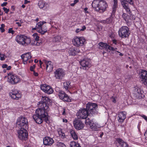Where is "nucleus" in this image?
Masks as SVG:
<instances>
[{"label": "nucleus", "instance_id": "1", "mask_svg": "<svg viewBox=\"0 0 147 147\" xmlns=\"http://www.w3.org/2000/svg\"><path fill=\"white\" fill-rule=\"evenodd\" d=\"M37 109L35 114L33 116V118L35 122L38 124H41L43 121V117L48 115V112L49 109H45L41 107Z\"/></svg>", "mask_w": 147, "mask_h": 147}, {"label": "nucleus", "instance_id": "2", "mask_svg": "<svg viewBox=\"0 0 147 147\" xmlns=\"http://www.w3.org/2000/svg\"><path fill=\"white\" fill-rule=\"evenodd\" d=\"M92 6L96 11L103 13L106 10L108 5L104 0H94L92 2Z\"/></svg>", "mask_w": 147, "mask_h": 147}, {"label": "nucleus", "instance_id": "3", "mask_svg": "<svg viewBox=\"0 0 147 147\" xmlns=\"http://www.w3.org/2000/svg\"><path fill=\"white\" fill-rule=\"evenodd\" d=\"M28 125V121L26 117L21 116L18 118L16 123L17 127L20 129H27Z\"/></svg>", "mask_w": 147, "mask_h": 147}, {"label": "nucleus", "instance_id": "4", "mask_svg": "<svg viewBox=\"0 0 147 147\" xmlns=\"http://www.w3.org/2000/svg\"><path fill=\"white\" fill-rule=\"evenodd\" d=\"M52 101L47 96H42L41 101L39 102L38 104V107H41L44 108L45 109H49V105L50 104Z\"/></svg>", "mask_w": 147, "mask_h": 147}, {"label": "nucleus", "instance_id": "5", "mask_svg": "<svg viewBox=\"0 0 147 147\" xmlns=\"http://www.w3.org/2000/svg\"><path fill=\"white\" fill-rule=\"evenodd\" d=\"M119 35L121 38H127L130 34V31L129 28L127 26L121 27L119 30Z\"/></svg>", "mask_w": 147, "mask_h": 147}, {"label": "nucleus", "instance_id": "6", "mask_svg": "<svg viewBox=\"0 0 147 147\" xmlns=\"http://www.w3.org/2000/svg\"><path fill=\"white\" fill-rule=\"evenodd\" d=\"M7 81L12 84L17 83L20 81V79L18 76L13 74L12 72L8 73Z\"/></svg>", "mask_w": 147, "mask_h": 147}, {"label": "nucleus", "instance_id": "7", "mask_svg": "<svg viewBox=\"0 0 147 147\" xmlns=\"http://www.w3.org/2000/svg\"><path fill=\"white\" fill-rule=\"evenodd\" d=\"M97 105L95 103L89 102L86 105V109L89 114H93L96 111Z\"/></svg>", "mask_w": 147, "mask_h": 147}, {"label": "nucleus", "instance_id": "8", "mask_svg": "<svg viewBox=\"0 0 147 147\" xmlns=\"http://www.w3.org/2000/svg\"><path fill=\"white\" fill-rule=\"evenodd\" d=\"M20 130L18 131V137L21 140H26L28 138V133L26 129H20Z\"/></svg>", "mask_w": 147, "mask_h": 147}, {"label": "nucleus", "instance_id": "9", "mask_svg": "<svg viewBox=\"0 0 147 147\" xmlns=\"http://www.w3.org/2000/svg\"><path fill=\"white\" fill-rule=\"evenodd\" d=\"M121 2L123 7L127 12L128 13L129 15V18L131 21V20H135V16L131 14L130 10L128 6V5L125 2V0H121Z\"/></svg>", "mask_w": 147, "mask_h": 147}, {"label": "nucleus", "instance_id": "10", "mask_svg": "<svg viewBox=\"0 0 147 147\" xmlns=\"http://www.w3.org/2000/svg\"><path fill=\"white\" fill-rule=\"evenodd\" d=\"M91 61L87 58H85L80 62L82 69L84 70H88L91 66Z\"/></svg>", "mask_w": 147, "mask_h": 147}, {"label": "nucleus", "instance_id": "11", "mask_svg": "<svg viewBox=\"0 0 147 147\" xmlns=\"http://www.w3.org/2000/svg\"><path fill=\"white\" fill-rule=\"evenodd\" d=\"M54 76L57 80H60L63 78L65 76V72L61 68H58L54 71Z\"/></svg>", "mask_w": 147, "mask_h": 147}, {"label": "nucleus", "instance_id": "12", "mask_svg": "<svg viewBox=\"0 0 147 147\" xmlns=\"http://www.w3.org/2000/svg\"><path fill=\"white\" fill-rule=\"evenodd\" d=\"M85 42V40L83 37L78 38L76 37L73 40L74 45L76 46H82Z\"/></svg>", "mask_w": 147, "mask_h": 147}, {"label": "nucleus", "instance_id": "13", "mask_svg": "<svg viewBox=\"0 0 147 147\" xmlns=\"http://www.w3.org/2000/svg\"><path fill=\"white\" fill-rule=\"evenodd\" d=\"M89 114L85 109H80L77 113V115L79 117L80 119H85Z\"/></svg>", "mask_w": 147, "mask_h": 147}, {"label": "nucleus", "instance_id": "14", "mask_svg": "<svg viewBox=\"0 0 147 147\" xmlns=\"http://www.w3.org/2000/svg\"><path fill=\"white\" fill-rule=\"evenodd\" d=\"M40 88L45 93L48 94H52L53 92L52 88L50 86L46 84L42 85Z\"/></svg>", "mask_w": 147, "mask_h": 147}, {"label": "nucleus", "instance_id": "15", "mask_svg": "<svg viewBox=\"0 0 147 147\" xmlns=\"http://www.w3.org/2000/svg\"><path fill=\"white\" fill-rule=\"evenodd\" d=\"M58 95L59 98L63 101L67 102H70L71 99L69 96L63 91L59 90Z\"/></svg>", "mask_w": 147, "mask_h": 147}, {"label": "nucleus", "instance_id": "16", "mask_svg": "<svg viewBox=\"0 0 147 147\" xmlns=\"http://www.w3.org/2000/svg\"><path fill=\"white\" fill-rule=\"evenodd\" d=\"M74 125L75 129L78 130L82 129L84 126V124L79 118L75 119L74 121Z\"/></svg>", "mask_w": 147, "mask_h": 147}, {"label": "nucleus", "instance_id": "17", "mask_svg": "<svg viewBox=\"0 0 147 147\" xmlns=\"http://www.w3.org/2000/svg\"><path fill=\"white\" fill-rule=\"evenodd\" d=\"M46 23V22L44 21L38 22L36 26V27L38 29H37V31L42 34H44L47 31V30L46 29H44V30H43L42 27V25Z\"/></svg>", "mask_w": 147, "mask_h": 147}, {"label": "nucleus", "instance_id": "18", "mask_svg": "<svg viewBox=\"0 0 147 147\" xmlns=\"http://www.w3.org/2000/svg\"><path fill=\"white\" fill-rule=\"evenodd\" d=\"M9 95L12 98L16 100H18L21 97V95L16 90H12Z\"/></svg>", "mask_w": 147, "mask_h": 147}, {"label": "nucleus", "instance_id": "19", "mask_svg": "<svg viewBox=\"0 0 147 147\" xmlns=\"http://www.w3.org/2000/svg\"><path fill=\"white\" fill-rule=\"evenodd\" d=\"M43 141V143L45 145L51 146L54 143L53 139L49 137H45Z\"/></svg>", "mask_w": 147, "mask_h": 147}, {"label": "nucleus", "instance_id": "20", "mask_svg": "<svg viewBox=\"0 0 147 147\" xmlns=\"http://www.w3.org/2000/svg\"><path fill=\"white\" fill-rule=\"evenodd\" d=\"M133 92L134 94L136 95V97L139 98L142 97V91L139 87L137 86L134 87Z\"/></svg>", "mask_w": 147, "mask_h": 147}, {"label": "nucleus", "instance_id": "21", "mask_svg": "<svg viewBox=\"0 0 147 147\" xmlns=\"http://www.w3.org/2000/svg\"><path fill=\"white\" fill-rule=\"evenodd\" d=\"M26 36L23 35H18L16 37L15 40L20 44L23 45Z\"/></svg>", "mask_w": 147, "mask_h": 147}, {"label": "nucleus", "instance_id": "22", "mask_svg": "<svg viewBox=\"0 0 147 147\" xmlns=\"http://www.w3.org/2000/svg\"><path fill=\"white\" fill-rule=\"evenodd\" d=\"M126 113L125 111L121 112L118 114L119 117L118 120L119 122L122 123L126 118Z\"/></svg>", "mask_w": 147, "mask_h": 147}, {"label": "nucleus", "instance_id": "23", "mask_svg": "<svg viewBox=\"0 0 147 147\" xmlns=\"http://www.w3.org/2000/svg\"><path fill=\"white\" fill-rule=\"evenodd\" d=\"M116 141L118 143L117 144L118 147H128L127 143L121 139L117 138L116 139Z\"/></svg>", "mask_w": 147, "mask_h": 147}, {"label": "nucleus", "instance_id": "24", "mask_svg": "<svg viewBox=\"0 0 147 147\" xmlns=\"http://www.w3.org/2000/svg\"><path fill=\"white\" fill-rule=\"evenodd\" d=\"M21 57L24 61V64H25L26 61H28V60L30 59L32 57L31 53H28L22 55Z\"/></svg>", "mask_w": 147, "mask_h": 147}, {"label": "nucleus", "instance_id": "25", "mask_svg": "<svg viewBox=\"0 0 147 147\" xmlns=\"http://www.w3.org/2000/svg\"><path fill=\"white\" fill-rule=\"evenodd\" d=\"M98 45L101 49H107L111 50L113 49V47L110 46L105 43L101 42L99 43Z\"/></svg>", "mask_w": 147, "mask_h": 147}, {"label": "nucleus", "instance_id": "26", "mask_svg": "<svg viewBox=\"0 0 147 147\" xmlns=\"http://www.w3.org/2000/svg\"><path fill=\"white\" fill-rule=\"evenodd\" d=\"M141 82L147 78V71L145 70H142L140 74Z\"/></svg>", "mask_w": 147, "mask_h": 147}, {"label": "nucleus", "instance_id": "27", "mask_svg": "<svg viewBox=\"0 0 147 147\" xmlns=\"http://www.w3.org/2000/svg\"><path fill=\"white\" fill-rule=\"evenodd\" d=\"M88 123H89V124L90 127L92 130L95 131L98 130V127L95 123L91 121L90 120L89 121Z\"/></svg>", "mask_w": 147, "mask_h": 147}, {"label": "nucleus", "instance_id": "28", "mask_svg": "<svg viewBox=\"0 0 147 147\" xmlns=\"http://www.w3.org/2000/svg\"><path fill=\"white\" fill-rule=\"evenodd\" d=\"M38 5L40 8H44V9H45L46 8L47 3L42 1H40L38 3Z\"/></svg>", "mask_w": 147, "mask_h": 147}, {"label": "nucleus", "instance_id": "29", "mask_svg": "<svg viewBox=\"0 0 147 147\" xmlns=\"http://www.w3.org/2000/svg\"><path fill=\"white\" fill-rule=\"evenodd\" d=\"M122 17L127 22H131L130 19L129 15L128 13L127 15L126 13H123L122 15Z\"/></svg>", "mask_w": 147, "mask_h": 147}, {"label": "nucleus", "instance_id": "30", "mask_svg": "<svg viewBox=\"0 0 147 147\" xmlns=\"http://www.w3.org/2000/svg\"><path fill=\"white\" fill-rule=\"evenodd\" d=\"M70 133L72 138L74 140H77L78 139V136L75 131L72 129L70 130Z\"/></svg>", "mask_w": 147, "mask_h": 147}, {"label": "nucleus", "instance_id": "31", "mask_svg": "<svg viewBox=\"0 0 147 147\" xmlns=\"http://www.w3.org/2000/svg\"><path fill=\"white\" fill-rule=\"evenodd\" d=\"M69 53V55H75L77 54V51L75 49L73 48H70L69 49L68 51Z\"/></svg>", "mask_w": 147, "mask_h": 147}, {"label": "nucleus", "instance_id": "32", "mask_svg": "<svg viewBox=\"0 0 147 147\" xmlns=\"http://www.w3.org/2000/svg\"><path fill=\"white\" fill-rule=\"evenodd\" d=\"M114 2V4L113 7V11L112 13H114L117 9V0H113Z\"/></svg>", "mask_w": 147, "mask_h": 147}, {"label": "nucleus", "instance_id": "33", "mask_svg": "<svg viewBox=\"0 0 147 147\" xmlns=\"http://www.w3.org/2000/svg\"><path fill=\"white\" fill-rule=\"evenodd\" d=\"M70 83L69 82H66L63 83L64 86L66 90H68V89L71 88V86L70 85Z\"/></svg>", "mask_w": 147, "mask_h": 147}, {"label": "nucleus", "instance_id": "34", "mask_svg": "<svg viewBox=\"0 0 147 147\" xmlns=\"http://www.w3.org/2000/svg\"><path fill=\"white\" fill-rule=\"evenodd\" d=\"M26 38L24 40V42L23 43V45H28L31 42V40L30 38H28L26 36Z\"/></svg>", "mask_w": 147, "mask_h": 147}, {"label": "nucleus", "instance_id": "35", "mask_svg": "<svg viewBox=\"0 0 147 147\" xmlns=\"http://www.w3.org/2000/svg\"><path fill=\"white\" fill-rule=\"evenodd\" d=\"M70 147H81L80 145L75 142H71L70 144Z\"/></svg>", "mask_w": 147, "mask_h": 147}, {"label": "nucleus", "instance_id": "36", "mask_svg": "<svg viewBox=\"0 0 147 147\" xmlns=\"http://www.w3.org/2000/svg\"><path fill=\"white\" fill-rule=\"evenodd\" d=\"M61 37L59 36H55L52 39V41L53 42H57L60 41Z\"/></svg>", "mask_w": 147, "mask_h": 147}, {"label": "nucleus", "instance_id": "37", "mask_svg": "<svg viewBox=\"0 0 147 147\" xmlns=\"http://www.w3.org/2000/svg\"><path fill=\"white\" fill-rule=\"evenodd\" d=\"M53 65H47L46 66V70L48 72H50L53 69Z\"/></svg>", "mask_w": 147, "mask_h": 147}, {"label": "nucleus", "instance_id": "38", "mask_svg": "<svg viewBox=\"0 0 147 147\" xmlns=\"http://www.w3.org/2000/svg\"><path fill=\"white\" fill-rule=\"evenodd\" d=\"M86 28V27L85 26H83L81 28H77L76 30V33H78L80 31H84Z\"/></svg>", "mask_w": 147, "mask_h": 147}, {"label": "nucleus", "instance_id": "39", "mask_svg": "<svg viewBox=\"0 0 147 147\" xmlns=\"http://www.w3.org/2000/svg\"><path fill=\"white\" fill-rule=\"evenodd\" d=\"M106 24H109L111 23L113 21V18L110 17L105 20Z\"/></svg>", "mask_w": 147, "mask_h": 147}, {"label": "nucleus", "instance_id": "40", "mask_svg": "<svg viewBox=\"0 0 147 147\" xmlns=\"http://www.w3.org/2000/svg\"><path fill=\"white\" fill-rule=\"evenodd\" d=\"M31 44L34 46H39L40 45V43L38 42L37 40H35L31 42Z\"/></svg>", "mask_w": 147, "mask_h": 147}, {"label": "nucleus", "instance_id": "41", "mask_svg": "<svg viewBox=\"0 0 147 147\" xmlns=\"http://www.w3.org/2000/svg\"><path fill=\"white\" fill-rule=\"evenodd\" d=\"M58 133L59 135L61 136L62 138H64L65 136V134L64 133L62 132L61 130L58 131Z\"/></svg>", "mask_w": 147, "mask_h": 147}, {"label": "nucleus", "instance_id": "42", "mask_svg": "<svg viewBox=\"0 0 147 147\" xmlns=\"http://www.w3.org/2000/svg\"><path fill=\"white\" fill-rule=\"evenodd\" d=\"M33 36L35 40L38 41L39 40V37L38 36V34L37 33H34L33 34Z\"/></svg>", "mask_w": 147, "mask_h": 147}, {"label": "nucleus", "instance_id": "43", "mask_svg": "<svg viewBox=\"0 0 147 147\" xmlns=\"http://www.w3.org/2000/svg\"><path fill=\"white\" fill-rule=\"evenodd\" d=\"M5 57H6L5 55L4 54H3L1 53H0V59L1 60H4L5 59Z\"/></svg>", "mask_w": 147, "mask_h": 147}, {"label": "nucleus", "instance_id": "44", "mask_svg": "<svg viewBox=\"0 0 147 147\" xmlns=\"http://www.w3.org/2000/svg\"><path fill=\"white\" fill-rule=\"evenodd\" d=\"M48 115L46 116V117H43V120H45V121L48 123H49V120L48 118Z\"/></svg>", "mask_w": 147, "mask_h": 147}, {"label": "nucleus", "instance_id": "45", "mask_svg": "<svg viewBox=\"0 0 147 147\" xmlns=\"http://www.w3.org/2000/svg\"><path fill=\"white\" fill-rule=\"evenodd\" d=\"M142 83L147 86V78L141 81Z\"/></svg>", "mask_w": 147, "mask_h": 147}, {"label": "nucleus", "instance_id": "46", "mask_svg": "<svg viewBox=\"0 0 147 147\" xmlns=\"http://www.w3.org/2000/svg\"><path fill=\"white\" fill-rule=\"evenodd\" d=\"M5 26V25L4 24H2L1 25V27L0 28V29L2 32H4L5 31V30L4 29V28Z\"/></svg>", "mask_w": 147, "mask_h": 147}, {"label": "nucleus", "instance_id": "47", "mask_svg": "<svg viewBox=\"0 0 147 147\" xmlns=\"http://www.w3.org/2000/svg\"><path fill=\"white\" fill-rule=\"evenodd\" d=\"M58 147H65V146L63 143H59L57 144Z\"/></svg>", "mask_w": 147, "mask_h": 147}, {"label": "nucleus", "instance_id": "48", "mask_svg": "<svg viewBox=\"0 0 147 147\" xmlns=\"http://www.w3.org/2000/svg\"><path fill=\"white\" fill-rule=\"evenodd\" d=\"M45 62V63L46 65H52V63L51 61H49L47 62L46 60H45L44 61Z\"/></svg>", "mask_w": 147, "mask_h": 147}, {"label": "nucleus", "instance_id": "49", "mask_svg": "<svg viewBox=\"0 0 147 147\" xmlns=\"http://www.w3.org/2000/svg\"><path fill=\"white\" fill-rule=\"evenodd\" d=\"M3 9L4 10L5 13H8V12L9 11V9H7L6 8H5L4 7H3Z\"/></svg>", "mask_w": 147, "mask_h": 147}, {"label": "nucleus", "instance_id": "50", "mask_svg": "<svg viewBox=\"0 0 147 147\" xmlns=\"http://www.w3.org/2000/svg\"><path fill=\"white\" fill-rule=\"evenodd\" d=\"M8 32L9 33H11L12 34H13L15 33V31L12 30V28H10L9 29Z\"/></svg>", "mask_w": 147, "mask_h": 147}, {"label": "nucleus", "instance_id": "51", "mask_svg": "<svg viewBox=\"0 0 147 147\" xmlns=\"http://www.w3.org/2000/svg\"><path fill=\"white\" fill-rule=\"evenodd\" d=\"M78 0H74V3H71L70 5L72 6H74L78 2Z\"/></svg>", "mask_w": 147, "mask_h": 147}, {"label": "nucleus", "instance_id": "52", "mask_svg": "<svg viewBox=\"0 0 147 147\" xmlns=\"http://www.w3.org/2000/svg\"><path fill=\"white\" fill-rule=\"evenodd\" d=\"M125 1H126L127 2H128V3L131 5H132L133 4V2L132 1V0H125ZM126 3V2H125Z\"/></svg>", "mask_w": 147, "mask_h": 147}, {"label": "nucleus", "instance_id": "53", "mask_svg": "<svg viewBox=\"0 0 147 147\" xmlns=\"http://www.w3.org/2000/svg\"><path fill=\"white\" fill-rule=\"evenodd\" d=\"M35 65H33L32 66H31L30 67V70L31 71H34V68H35Z\"/></svg>", "mask_w": 147, "mask_h": 147}, {"label": "nucleus", "instance_id": "54", "mask_svg": "<svg viewBox=\"0 0 147 147\" xmlns=\"http://www.w3.org/2000/svg\"><path fill=\"white\" fill-rule=\"evenodd\" d=\"M7 65L6 64H4L3 65L2 67L3 68H7Z\"/></svg>", "mask_w": 147, "mask_h": 147}, {"label": "nucleus", "instance_id": "55", "mask_svg": "<svg viewBox=\"0 0 147 147\" xmlns=\"http://www.w3.org/2000/svg\"><path fill=\"white\" fill-rule=\"evenodd\" d=\"M7 4V3L6 2H4L3 3L1 4V6H6Z\"/></svg>", "mask_w": 147, "mask_h": 147}, {"label": "nucleus", "instance_id": "56", "mask_svg": "<svg viewBox=\"0 0 147 147\" xmlns=\"http://www.w3.org/2000/svg\"><path fill=\"white\" fill-rule=\"evenodd\" d=\"M141 116L143 118L145 119L146 120H147V117L145 116V115H142Z\"/></svg>", "mask_w": 147, "mask_h": 147}, {"label": "nucleus", "instance_id": "57", "mask_svg": "<svg viewBox=\"0 0 147 147\" xmlns=\"http://www.w3.org/2000/svg\"><path fill=\"white\" fill-rule=\"evenodd\" d=\"M112 41L113 43L115 44V45H117V41L115 39H113L112 40Z\"/></svg>", "mask_w": 147, "mask_h": 147}, {"label": "nucleus", "instance_id": "58", "mask_svg": "<svg viewBox=\"0 0 147 147\" xmlns=\"http://www.w3.org/2000/svg\"><path fill=\"white\" fill-rule=\"evenodd\" d=\"M144 136H145V138L147 140V130L144 134Z\"/></svg>", "mask_w": 147, "mask_h": 147}, {"label": "nucleus", "instance_id": "59", "mask_svg": "<svg viewBox=\"0 0 147 147\" xmlns=\"http://www.w3.org/2000/svg\"><path fill=\"white\" fill-rule=\"evenodd\" d=\"M100 23L105 24H106L105 20L101 21Z\"/></svg>", "mask_w": 147, "mask_h": 147}, {"label": "nucleus", "instance_id": "60", "mask_svg": "<svg viewBox=\"0 0 147 147\" xmlns=\"http://www.w3.org/2000/svg\"><path fill=\"white\" fill-rule=\"evenodd\" d=\"M16 24L18 25L19 26H21V23L20 22H17Z\"/></svg>", "mask_w": 147, "mask_h": 147}, {"label": "nucleus", "instance_id": "61", "mask_svg": "<svg viewBox=\"0 0 147 147\" xmlns=\"http://www.w3.org/2000/svg\"><path fill=\"white\" fill-rule=\"evenodd\" d=\"M34 74L35 76H37L38 75V74L37 73L35 72L34 71Z\"/></svg>", "mask_w": 147, "mask_h": 147}, {"label": "nucleus", "instance_id": "62", "mask_svg": "<svg viewBox=\"0 0 147 147\" xmlns=\"http://www.w3.org/2000/svg\"><path fill=\"white\" fill-rule=\"evenodd\" d=\"M30 2V1H28L27 0H24V4H26L27 3H28Z\"/></svg>", "mask_w": 147, "mask_h": 147}, {"label": "nucleus", "instance_id": "63", "mask_svg": "<svg viewBox=\"0 0 147 147\" xmlns=\"http://www.w3.org/2000/svg\"><path fill=\"white\" fill-rule=\"evenodd\" d=\"M63 122L67 123V120L66 119H63Z\"/></svg>", "mask_w": 147, "mask_h": 147}, {"label": "nucleus", "instance_id": "64", "mask_svg": "<svg viewBox=\"0 0 147 147\" xmlns=\"http://www.w3.org/2000/svg\"><path fill=\"white\" fill-rule=\"evenodd\" d=\"M11 66H9L8 67V66L7 67V69L8 70H9L11 69Z\"/></svg>", "mask_w": 147, "mask_h": 147}]
</instances>
